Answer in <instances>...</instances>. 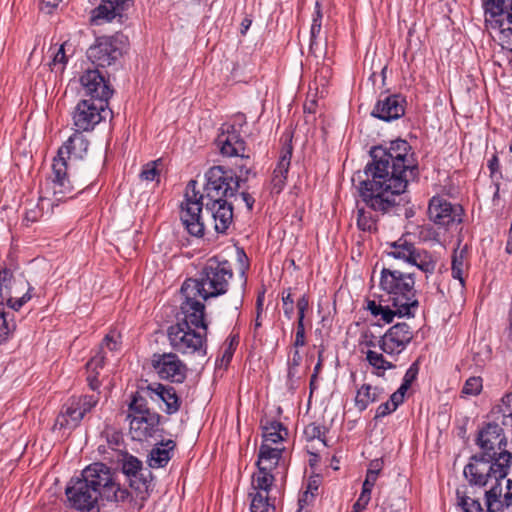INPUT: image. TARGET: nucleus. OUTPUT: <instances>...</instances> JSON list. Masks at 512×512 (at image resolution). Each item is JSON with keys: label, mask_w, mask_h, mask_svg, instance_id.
I'll use <instances>...</instances> for the list:
<instances>
[{"label": "nucleus", "mask_w": 512, "mask_h": 512, "mask_svg": "<svg viewBox=\"0 0 512 512\" xmlns=\"http://www.w3.org/2000/svg\"><path fill=\"white\" fill-rule=\"evenodd\" d=\"M357 226L362 231L373 232L377 230V219L371 211L365 208H358Z\"/></svg>", "instance_id": "obj_39"}, {"label": "nucleus", "mask_w": 512, "mask_h": 512, "mask_svg": "<svg viewBox=\"0 0 512 512\" xmlns=\"http://www.w3.org/2000/svg\"><path fill=\"white\" fill-rule=\"evenodd\" d=\"M132 0H101L99 6L91 12V22L100 25L111 22L116 16H121Z\"/></svg>", "instance_id": "obj_22"}, {"label": "nucleus", "mask_w": 512, "mask_h": 512, "mask_svg": "<svg viewBox=\"0 0 512 512\" xmlns=\"http://www.w3.org/2000/svg\"><path fill=\"white\" fill-rule=\"evenodd\" d=\"M60 0H54L53 2L42 0L39 3V9L45 13H52V11L59 5Z\"/></svg>", "instance_id": "obj_62"}, {"label": "nucleus", "mask_w": 512, "mask_h": 512, "mask_svg": "<svg viewBox=\"0 0 512 512\" xmlns=\"http://www.w3.org/2000/svg\"><path fill=\"white\" fill-rule=\"evenodd\" d=\"M482 6L486 16H489L495 21L498 28L501 29L502 34H511L512 29H503L504 19L503 16L506 11V0H482Z\"/></svg>", "instance_id": "obj_29"}, {"label": "nucleus", "mask_w": 512, "mask_h": 512, "mask_svg": "<svg viewBox=\"0 0 512 512\" xmlns=\"http://www.w3.org/2000/svg\"><path fill=\"white\" fill-rule=\"evenodd\" d=\"M83 417L89 413L98 403L99 398L95 395L72 396Z\"/></svg>", "instance_id": "obj_42"}, {"label": "nucleus", "mask_w": 512, "mask_h": 512, "mask_svg": "<svg viewBox=\"0 0 512 512\" xmlns=\"http://www.w3.org/2000/svg\"><path fill=\"white\" fill-rule=\"evenodd\" d=\"M274 480L275 478L272 471H262L258 469V472L253 475V488L257 490L256 492L269 494Z\"/></svg>", "instance_id": "obj_37"}, {"label": "nucleus", "mask_w": 512, "mask_h": 512, "mask_svg": "<svg viewBox=\"0 0 512 512\" xmlns=\"http://www.w3.org/2000/svg\"><path fill=\"white\" fill-rule=\"evenodd\" d=\"M371 161L360 181V196L365 205L382 214L395 212L408 202L404 193L409 182L419 176L418 161L411 145L396 139L370 149Z\"/></svg>", "instance_id": "obj_1"}, {"label": "nucleus", "mask_w": 512, "mask_h": 512, "mask_svg": "<svg viewBox=\"0 0 512 512\" xmlns=\"http://www.w3.org/2000/svg\"><path fill=\"white\" fill-rule=\"evenodd\" d=\"M501 412L503 414V418L512 417V392L503 397Z\"/></svg>", "instance_id": "obj_57"}, {"label": "nucleus", "mask_w": 512, "mask_h": 512, "mask_svg": "<svg viewBox=\"0 0 512 512\" xmlns=\"http://www.w3.org/2000/svg\"><path fill=\"white\" fill-rule=\"evenodd\" d=\"M45 203L50 205V200L44 197H40L37 202L27 201L24 215L26 225L35 223L42 217Z\"/></svg>", "instance_id": "obj_34"}, {"label": "nucleus", "mask_w": 512, "mask_h": 512, "mask_svg": "<svg viewBox=\"0 0 512 512\" xmlns=\"http://www.w3.org/2000/svg\"><path fill=\"white\" fill-rule=\"evenodd\" d=\"M107 106L108 101L104 100H81L72 114L74 127L85 132L92 131L96 125L105 120L108 114Z\"/></svg>", "instance_id": "obj_15"}, {"label": "nucleus", "mask_w": 512, "mask_h": 512, "mask_svg": "<svg viewBox=\"0 0 512 512\" xmlns=\"http://www.w3.org/2000/svg\"><path fill=\"white\" fill-rule=\"evenodd\" d=\"M292 146L287 145L281 153L279 161L273 171L271 179V193L280 194L286 185V180L291 164Z\"/></svg>", "instance_id": "obj_23"}, {"label": "nucleus", "mask_w": 512, "mask_h": 512, "mask_svg": "<svg viewBox=\"0 0 512 512\" xmlns=\"http://www.w3.org/2000/svg\"><path fill=\"white\" fill-rule=\"evenodd\" d=\"M282 304L283 312L287 319H292L294 315V299L291 293V288L282 291Z\"/></svg>", "instance_id": "obj_46"}, {"label": "nucleus", "mask_w": 512, "mask_h": 512, "mask_svg": "<svg viewBox=\"0 0 512 512\" xmlns=\"http://www.w3.org/2000/svg\"><path fill=\"white\" fill-rule=\"evenodd\" d=\"M475 443L480 448V453L498 457L499 452L506 450L507 437L500 424L489 422L478 431Z\"/></svg>", "instance_id": "obj_17"}, {"label": "nucleus", "mask_w": 512, "mask_h": 512, "mask_svg": "<svg viewBox=\"0 0 512 512\" xmlns=\"http://www.w3.org/2000/svg\"><path fill=\"white\" fill-rule=\"evenodd\" d=\"M284 449L273 448L267 443H262L259 452L257 467L262 471H272L277 467Z\"/></svg>", "instance_id": "obj_27"}, {"label": "nucleus", "mask_w": 512, "mask_h": 512, "mask_svg": "<svg viewBox=\"0 0 512 512\" xmlns=\"http://www.w3.org/2000/svg\"><path fill=\"white\" fill-rule=\"evenodd\" d=\"M486 503L488 512H501L503 503L500 500L502 495L501 484H494L486 491Z\"/></svg>", "instance_id": "obj_38"}, {"label": "nucleus", "mask_w": 512, "mask_h": 512, "mask_svg": "<svg viewBox=\"0 0 512 512\" xmlns=\"http://www.w3.org/2000/svg\"><path fill=\"white\" fill-rule=\"evenodd\" d=\"M415 245L404 238H400L390 244V252L388 253L395 259H400L408 263L410 257L413 255Z\"/></svg>", "instance_id": "obj_33"}, {"label": "nucleus", "mask_w": 512, "mask_h": 512, "mask_svg": "<svg viewBox=\"0 0 512 512\" xmlns=\"http://www.w3.org/2000/svg\"><path fill=\"white\" fill-rule=\"evenodd\" d=\"M511 463L512 454L507 450L499 452L498 457L478 453L471 456L463 474L470 485L483 487L492 479L495 480V484H500L508 475Z\"/></svg>", "instance_id": "obj_8"}, {"label": "nucleus", "mask_w": 512, "mask_h": 512, "mask_svg": "<svg viewBox=\"0 0 512 512\" xmlns=\"http://www.w3.org/2000/svg\"><path fill=\"white\" fill-rule=\"evenodd\" d=\"M245 123L244 115H240L235 119V123H225L221 126L215 143L223 156L239 157L249 161V155L245 154L246 142L240 133V128Z\"/></svg>", "instance_id": "obj_11"}, {"label": "nucleus", "mask_w": 512, "mask_h": 512, "mask_svg": "<svg viewBox=\"0 0 512 512\" xmlns=\"http://www.w3.org/2000/svg\"><path fill=\"white\" fill-rule=\"evenodd\" d=\"M184 324H173L167 329L170 346L182 355L207 354V333L195 328H184Z\"/></svg>", "instance_id": "obj_9"}, {"label": "nucleus", "mask_w": 512, "mask_h": 512, "mask_svg": "<svg viewBox=\"0 0 512 512\" xmlns=\"http://www.w3.org/2000/svg\"><path fill=\"white\" fill-rule=\"evenodd\" d=\"M406 392L407 390H403L402 387H399L390 396V399L388 401L391 403V406H393V408L397 409L398 406L403 403Z\"/></svg>", "instance_id": "obj_58"}, {"label": "nucleus", "mask_w": 512, "mask_h": 512, "mask_svg": "<svg viewBox=\"0 0 512 512\" xmlns=\"http://www.w3.org/2000/svg\"><path fill=\"white\" fill-rule=\"evenodd\" d=\"M129 479V485L135 491L142 493L146 492L150 486L152 481V473L151 471H147L145 474L142 469L139 470L135 476L127 477Z\"/></svg>", "instance_id": "obj_41"}, {"label": "nucleus", "mask_w": 512, "mask_h": 512, "mask_svg": "<svg viewBox=\"0 0 512 512\" xmlns=\"http://www.w3.org/2000/svg\"><path fill=\"white\" fill-rule=\"evenodd\" d=\"M263 443L269 444L284 441L288 436V429L279 421L272 420L262 423Z\"/></svg>", "instance_id": "obj_31"}, {"label": "nucleus", "mask_w": 512, "mask_h": 512, "mask_svg": "<svg viewBox=\"0 0 512 512\" xmlns=\"http://www.w3.org/2000/svg\"><path fill=\"white\" fill-rule=\"evenodd\" d=\"M315 498L314 492L306 490L298 499V505L300 509H303L306 505H309Z\"/></svg>", "instance_id": "obj_61"}, {"label": "nucleus", "mask_w": 512, "mask_h": 512, "mask_svg": "<svg viewBox=\"0 0 512 512\" xmlns=\"http://www.w3.org/2000/svg\"><path fill=\"white\" fill-rule=\"evenodd\" d=\"M423 253H427V251L424 249H419V248L415 247V249L413 250V255L410 257L408 263L417 267L418 264L422 261Z\"/></svg>", "instance_id": "obj_64"}, {"label": "nucleus", "mask_w": 512, "mask_h": 512, "mask_svg": "<svg viewBox=\"0 0 512 512\" xmlns=\"http://www.w3.org/2000/svg\"><path fill=\"white\" fill-rule=\"evenodd\" d=\"M232 264L219 256L209 258L198 278H188L184 281L188 295H200L202 300L215 298L227 293L233 278Z\"/></svg>", "instance_id": "obj_5"}, {"label": "nucleus", "mask_w": 512, "mask_h": 512, "mask_svg": "<svg viewBox=\"0 0 512 512\" xmlns=\"http://www.w3.org/2000/svg\"><path fill=\"white\" fill-rule=\"evenodd\" d=\"M204 193L196 190L197 181L190 180L186 186L184 201L181 203L180 219L187 232L195 237H203L205 225L201 212L204 201L220 203L236 194L239 180L234 173L222 166H213L205 173Z\"/></svg>", "instance_id": "obj_2"}, {"label": "nucleus", "mask_w": 512, "mask_h": 512, "mask_svg": "<svg viewBox=\"0 0 512 512\" xmlns=\"http://www.w3.org/2000/svg\"><path fill=\"white\" fill-rule=\"evenodd\" d=\"M362 338L363 341L361 343L369 348L376 347L378 345L377 337H375L371 332L363 333Z\"/></svg>", "instance_id": "obj_63"}, {"label": "nucleus", "mask_w": 512, "mask_h": 512, "mask_svg": "<svg viewBox=\"0 0 512 512\" xmlns=\"http://www.w3.org/2000/svg\"><path fill=\"white\" fill-rule=\"evenodd\" d=\"M206 212L214 220V228L218 233H225L233 220V206L227 200L220 203L204 202Z\"/></svg>", "instance_id": "obj_21"}, {"label": "nucleus", "mask_w": 512, "mask_h": 512, "mask_svg": "<svg viewBox=\"0 0 512 512\" xmlns=\"http://www.w3.org/2000/svg\"><path fill=\"white\" fill-rule=\"evenodd\" d=\"M118 462L127 477L135 476L142 469V462L128 453H118Z\"/></svg>", "instance_id": "obj_36"}, {"label": "nucleus", "mask_w": 512, "mask_h": 512, "mask_svg": "<svg viewBox=\"0 0 512 512\" xmlns=\"http://www.w3.org/2000/svg\"><path fill=\"white\" fill-rule=\"evenodd\" d=\"M83 415L78 410L75 400L70 397L67 402L62 406V409L55 421V427L59 429H75L79 426Z\"/></svg>", "instance_id": "obj_24"}, {"label": "nucleus", "mask_w": 512, "mask_h": 512, "mask_svg": "<svg viewBox=\"0 0 512 512\" xmlns=\"http://www.w3.org/2000/svg\"><path fill=\"white\" fill-rule=\"evenodd\" d=\"M104 363L105 355L100 349V351L86 364L87 371L91 373L97 372L98 369L103 368Z\"/></svg>", "instance_id": "obj_52"}, {"label": "nucleus", "mask_w": 512, "mask_h": 512, "mask_svg": "<svg viewBox=\"0 0 512 512\" xmlns=\"http://www.w3.org/2000/svg\"><path fill=\"white\" fill-rule=\"evenodd\" d=\"M418 373L419 365L417 362H415L407 369L400 387H402L403 390L408 391L412 383L416 380Z\"/></svg>", "instance_id": "obj_48"}, {"label": "nucleus", "mask_w": 512, "mask_h": 512, "mask_svg": "<svg viewBox=\"0 0 512 512\" xmlns=\"http://www.w3.org/2000/svg\"><path fill=\"white\" fill-rule=\"evenodd\" d=\"M156 413L152 411L148 407V402L145 397H143L140 393L136 392L132 396V400L128 406V415L127 418L131 419L136 416H143Z\"/></svg>", "instance_id": "obj_35"}, {"label": "nucleus", "mask_w": 512, "mask_h": 512, "mask_svg": "<svg viewBox=\"0 0 512 512\" xmlns=\"http://www.w3.org/2000/svg\"><path fill=\"white\" fill-rule=\"evenodd\" d=\"M464 210L461 205L453 204L442 196H434L428 205L429 219L439 228L450 231L463 221Z\"/></svg>", "instance_id": "obj_12"}, {"label": "nucleus", "mask_w": 512, "mask_h": 512, "mask_svg": "<svg viewBox=\"0 0 512 512\" xmlns=\"http://www.w3.org/2000/svg\"><path fill=\"white\" fill-rule=\"evenodd\" d=\"M82 130L75 132L58 149L57 155L52 163V189L56 201L71 199L74 197V186L71 184L68 175L67 159H83L89 148V140L83 135Z\"/></svg>", "instance_id": "obj_6"}, {"label": "nucleus", "mask_w": 512, "mask_h": 512, "mask_svg": "<svg viewBox=\"0 0 512 512\" xmlns=\"http://www.w3.org/2000/svg\"><path fill=\"white\" fill-rule=\"evenodd\" d=\"M395 410L396 409L393 408V406H391V403L389 401H386L377 407L374 419L377 420V419L383 418V417L391 414Z\"/></svg>", "instance_id": "obj_56"}, {"label": "nucleus", "mask_w": 512, "mask_h": 512, "mask_svg": "<svg viewBox=\"0 0 512 512\" xmlns=\"http://www.w3.org/2000/svg\"><path fill=\"white\" fill-rule=\"evenodd\" d=\"M129 420V433L132 439L142 442L153 437L159 431L161 415L153 413L132 417Z\"/></svg>", "instance_id": "obj_20"}, {"label": "nucleus", "mask_w": 512, "mask_h": 512, "mask_svg": "<svg viewBox=\"0 0 512 512\" xmlns=\"http://www.w3.org/2000/svg\"><path fill=\"white\" fill-rule=\"evenodd\" d=\"M67 63V57L65 54L64 44H62L58 51L55 53L53 59H52V65L56 67L57 65H61V69H63V66Z\"/></svg>", "instance_id": "obj_59"}, {"label": "nucleus", "mask_w": 512, "mask_h": 512, "mask_svg": "<svg viewBox=\"0 0 512 512\" xmlns=\"http://www.w3.org/2000/svg\"><path fill=\"white\" fill-rule=\"evenodd\" d=\"M379 286L387 295L386 304L369 301L367 309L385 323L393 322L395 317L413 318L419 308V300L415 289L413 273H405L398 269L383 268Z\"/></svg>", "instance_id": "obj_4"}, {"label": "nucleus", "mask_w": 512, "mask_h": 512, "mask_svg": "<svg viewBox=\"0 0 512 512\" xmlns=\"http://www.w3.org/2000/svg\"><path fill=\"white\" fill-rule=\"evenodd\" d=\"M414 333L407 323H397L391 326L383 336L378 339V346L382 352L369 349L366 352L367 362L375 369L377 376H383L386 370L396 367L394 361L407 348L413 340Z\"/></svg>", "instance_id": "obj_7"}, {"label": "nucleus", "mask_w": 512, "mask_h": 512, "mask_svg": "<svg viewBox=\"0 0 512 512\" xmlns=\"http://www.w3.org/2000/svg\"><path fill=\"white\" fill-rule=\"evenodd\" d=\"M149 389L165 403L166 414L172 415L180 410L182 401L173 386L158 383L155 388L149 386Z\"/></svg>", "instance_id": "obj_26"}, {"label": "nucleus", "mask_w": 512, "mask_h": 512, "mask_svg": "<svg viewBox=\"0 0 512 512\" xmlns=\"http://www.w3.org/2000/svg\"><path fill=\"white\" fill-rule=\"evenodd\" d=\"M33 287L24 278H15L10 269L0 271V306L6 304L14 311H19L31 298Z\"/></svg>", "instance_id": "obj_10"}, {"label": "nucleus", "mask_w": 512, "mask_h": 512, "mask_svg": "<svg viewBox=\"0 0 512 512\" xmlns=\"http://www.w3.org/2000/svg\"><path fill=\"white\" fill-rule=\"evenodd\" d=\"M324 434L325 428L316 423H311L307 425L304 429V435L308 441L319 439L325 446H327L326 441L324 439Z\"/></svg>", "instance_id": "obj_45"}, {"label": "nucleus", "mask_w": 512, "mask_h": 512, "mask_svg": "<svg viewBox=\"0 0 512 512\" xmlns=\"http://www.w3.org/2000/svg\"><path fill=\"white\" fill-rule=\"evenodd\" d=\"M298 318L305 319V313L309 308V297L303 294L296 303Z\"/></svg>", "instance_id": "obj_54"}, {"label": "nucleus", "mask_w": 512, "mask_h": 512, "mask_svg": "<svg viewBox=\"0 0 512 512\" xmlns=\"http://www.w3.org/2000/svg\"><path fill=\"white\" fill-rule=\"evenodd\" d=\"M252 497L250 504V512H269L275 510L273 504L270 503L269 494H263L262 492H256L250 494Z\"/></svg>", "instance_id": "obj_40"}, {"label": "nucleus", "mask_w": 512, "mask_h": 512, "mask_svg": "<svg viewBox=\"0 0 512 512\" xmlns=\"http://www.w3.org/2000/svg\"><path fill=\"white\" fill-rule=\"evenodd\" d=\"M181 293L184 298L180 305V311L176 316L175 324H184V328H195L205 331L208 334V321L206 320L204 300L200 295H188L185 291V284L181 286Z\"/></svg>", "instance_id": "obj_13"}, {"label": "nucleus", "mask_w": 512, "mask_h": 512, "mask_svg": "<svg viewBox=\"0 0 512 512\" xmlns=\"http://www.w3.org/2000/svg\"><path fill=\"white\" fill-rule=\"evenodd\" d=\"M123 44L118 36L97 37L87 49V58L96 67H109L122 57Z\"/></svg>", "instance_id": "obj_14"}, {"label": "nucleus", "mask_w": 512, "mask_h": 512, "mask_svg": "<svg viewBox=\"0 0 512 512\" xmlns=\"http://www.w3.org/2000/svg\"><path fill=\"white\" fill-rule=\"evenodd\" d=\"M65 494L70 506L82 512H91L97 508L99 499L123 502L130 493L120 487L114 479V473L103 463H92L79 477L72 478Z\"/></svg>", "instance_id": "obj_3"}, {"label": "nucleus", "mask_w": 512, "mask_h": 512, "mask_svg": "<svg viewBox=\"0 0 512 512\" xmlns=\"http://www.w3.org/2000/svg\"><path fill=\"white\" fill-rule=\"evenodd\" d=\"M159 175V171L157 169V162L152 161L145 164L140 173V178L146 181H153Z\"/></svg>", "instance_id": "obj_50"}, {"label": "nucleus", "mask_w": 512, "mask_h": 512, "mask_svg": "<svg viewBox=\"0 0 512 512\" xmlns=\"http://www.w3.org/2000/svg\"><path fill=\"white\" fill-rule=\"evenodd\" d=\"M119 334L115 331H111L108 333L102 341L100 349L103 351L104 348H107L110 351H116L119 349Z\"/></svg>", "instance_id": "obj_51"}, {"label": "nucleus", "mask_w": 512, "mask_h": 512, "mask_svg": "<svg viewBox=\"0 0 512 512\" xmlns=\"http://www.w3.org/2000/svg\"><path fill=\"white\" fill-rule=\"evenodd\" d=\"M436 264V259L427 251V253L422 254V261L418 264L417 268L423 271L426 275L433 274Z\"/></svg>", "instance_id": "obj_47"}, {"label": "nucleus", "mask_w": 512, "mask_h": 512, "mask_svg": "<svg viewBox=\"0 0 512 512\" xmlns=\"http://www.w3.org/2000/svg\"><path fill=\"white\" fill-rule=\"evenodd\" d=\"M176 447L175 441L168 439L157 443L150 451L148 463L151 468L165 467L172 457Z\"/></svg>", "instance_id": "obj_25"}, {"label": "nucleus", "mask_w": 512, "mask_h": 512, "mask_svg": "<svg viewBox=\"0 0 512 512\" xmlns=\"http://www.w3.org/2000/svg\"><path fill=\"white\" fill-rule=\"evenodd\" d=\"M80 83L91 100L108 101L113 89L98 69H87L80 77Z\"/></svg>", "instance_id": "obj_18"}, {"label": "nucleus", "mask_w": 512, "mask_h": 512, "mask_svg": "<svg viewBox=\"0 0 512 512\" xmlns=\"http://www.w3.org/2000/svg\"><path fill=\"white\" fill-rule=\"evenodd\" d=\"M377 481V477H375V473L372 471H367L365 480L362 485V492L367 493L371 496L372 489Z\"/></svg>", "instance_id": "obj_55"}, {"label": "nucleus", "mask_w": 512, "mask_h": 512, "mask_svg": "<svg viewBox=\"0 0 512 512\" xmlns=\"http://www.w3.org/2000/svg\"><path fill=\"white\" fill-rule=\"evenodd\" d=\"M239 159H240L241 163L235 164L236 169L238 170V175H234V179L239 180V186H240L241 182H247L249 180L250 176L254 177L256 175V173L252 171L250 158H249V161L242 160L241 158H239Z\"/></svg>", "instance_id": "obj_44"}, {"label": "nucleus", "mask_w": 512, "mask_h": 512, "mask_svg": "<svg viewBox=\"0 0 512 512\" xmlns=\"http://www.w3.org/2000/svg\"><path fill=\"white\" fill-rule=\"evenodd\" d=\"M16 330L14 314L5 312L0 306V344L8 342Z\"/></svg>", "instance_id": "obj_32"}, {"label": "nucleus", "mask_w": 512, "mask_h": 512, "mask_svg": "<svg viewBox=\"0 0 512 512\" xmlns=\"http://www.w3.org/2000/svg\"><path fill=\"white\" fill-rule=\"evenodd\" d=\"M305 319L297 318L296 324V333L293 342V348H300L306 345V335H305Z\"/></svg>", "instance_id": "obj_49"}, {"label": "nucleus", "mask_w": 512, "mask_h": 512, "mask_svg": "<svg viewBox=\"0 0 512 512\" xmlns=\"http://www.w3.org/2000/svg\"><path fill=\"white\" fill-rule=\"evenodd\" d=\"M406 100L401 94L380 96L371 115L380 120L391 122L405 114Z\"/></svg>", "instance_id": "obj_19"}, {"label": "nucleus", "mask_w": 512, "mask_h": 512, "mask_svg": "<svg viewBox=\"0 0 512 512\" xmlns=\"http://www.w3.org/2000/svg\"><path fill=\"white\" fill-rule=\"evenodd\" d=\"M383 394V388L365 383L357 390L355 406L360 412H362L366 410L370 404L380 400Z\"/></svg>", "instance_id": "obj_28"}, {"label": "nucleus", "mask_w": 512, "mask_h": 512, "mask_svg": "<svg viewBox=\"0 0 512 512\" xmlns=\"http://www.w3.org/2000/svg\"><path fill=\"white\" fill-rule=\"evenodd\" d=\"M459 505L464 512H483L480 503L476 500L470 499L469 497H461Z\"/></svg>", "instance_id": "obj_53"}, {"label": "nucleus", "mask_w": 512, "mask_h": 512, "mask_svg": "<svg viewBox=\"0 0 512 512\" xmlns=\"http://www.w3.org/2000/svg\"><path fill=\"white\" fill-rule=\"evenodd\" d=\"M151 366L162 380L172 383H183L187 377L188 368L176 353H154Z\"/></svg>", "instance_id": "obj_16"}, {"label": "nucleus", "mask_w": 512, "mask_h": 512, "mask_svg": "<svg viewBox=\"0 0 512 512\" xmlns=\"http://www.w3.org/2000/svg\"><path fill=\"white\" fill-rule=\"evenodd\" d=\"M467 250L455 249L452 255L451 273L454 279H457L461 286L465 285V279L468 270Z\"/></svg>", "instance_id": "obj_30"}, {"label": "nucleus", "mask_w": 512, "mask_h": 512, "mask_svg": "<svg viewBox=\"0 0 512 512\" xmlns=\"http://www.w3.org/2000/svg\"><path fill=\"white\" fill-rule=\"evenodd\" d=\"M487 167L490 171L491 178H494L496 174H500V163L499 158L496 154H494L487 163Z\"/></svg>", "instance_id": "obj_60"}, {"label": "nucleus", "mask_w": 512, "mask_h": 512, "mask_svg": "<svg viewBox=\"0 0 512 512\" xmlns=\"http://www.w3.org/2000/svg\"><path fill=\"white\" fill-rule=\"evenodd\" d=\"M482 388V378L479 376H473L465 381L461 393L465 396H476L480 394Z\"/></svg>", "instance_id": "obj_43"}]
</instances>
